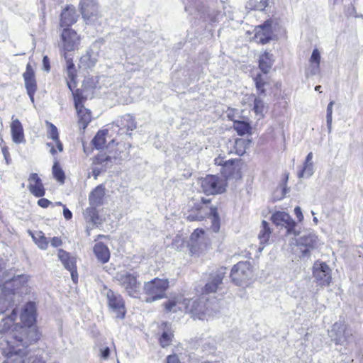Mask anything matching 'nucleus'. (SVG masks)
<instances>
[{
  "label": "nucleus",
  "instance_id": "nucleus-1",
  "mask_svg": "<svg viewBox=\"0 0 363 363\" xmlns=\"http://www.w3.org/2000/svg\"><path fill=\"white\" fill-rule=\"evenodd\" d=\"M186 311L194 319L208 320L218 312V306L216 302H209L203 297L199 299H188Z\"/></svg>",
  "mask_w": 363,
  "mask_h": 363
},
{
  "label": "nucleus",
  "instance_id": "nucleus-2",
  "mask_svg": "<svg viewBox=\"0 0 363 363\" xmlns=\"http://www.w3.org/2000/svg\"><path fill=\"white\" fill-rule=\"evenodd\" d=\"M11 337L13 339V342H8L9 345L12 343L11 345L10 351L12 350V346L16 348V347L22 346L26 350V348L36 342L39 339V334L35 327H29L25 325H20L16 324L13 329L10 331Z\"/></svg>",
  "mask_w": 363,
  "mask_h": 363
},
{
  "label": "nucleus",
  "instance_id": "nucleus-3",
  "mask_svg": "<svg viewBox=\"0 0 363 363\" xmlns=\"http://www.w3.org/2000/svg\"><path fill=\"white\" fill-rule=\"evenodd\" d=\"M169 286V282L167 279L155 278L145 282L143 289V293L146 295L145 301L152 303L164 298Z\"/></svg>",
  "mask_w": 363,
  "mask_h": 363
},
{
  "label": "nucleus",
  "instance_id": "nucleus-4",
  "mask_svg": "<svg viewBox=\"0 0 363 363\" xmlns=\"http://www.w3.org/2000/svg\"><path fill=\"white\" fill-rule=\"evenodd\" d=\"M202 204L198 203L196 205V210H192L186 218L189 221L202 220L206 218V214H201V211H205L206 213H211V229L214 233H218L220 230V217L216 207H208L206 205L210 202L209 199H201Z\"/></svg>",
  "mask_w": 363,
  "mask_h": 363
},
{
  "label": "nucleus",
  "instance_id": "nucleus-5",
  "mask_svg": "<svg viewBox=\"0 0 363 363\" xmlns=\"http://www.w3.org/2000/svg\"><path fill=\"white\" fill-rule=\"evenodd\" d=\"M137 277L136 274L128 271L118 272L115 277L118 284L132 297H137L139 294L140 283L138 281Z\"/></svg>",
  "mask_w": 363,
  "mask_h": 363
},
{
  "label": "nucleus",
  "instance_id": "nucleus-6",
  "mask_svg": "<svg viewBox=\"0 0 363 363\" xmlns=\"http://www.w3.org/2000/svg\"><path fill=\"white\" fill-rule=\"evenodd\" d=\"M79 9L86 24H96L101 18L96 0H80Z\"/></svg>",
  "mask_w": 363,
  "mask_h": 363
},
{
  "label": "nucleus",
  "instance_id": "nucleus-7",
  "mask_svg": "<svg viewBox=\"0 0 363 363\" xmlns=\"http://www.w3.org/2000/svg\"><path fill=\"white\" fill-rule=\"evenodd\" d=\"M6 356L7 359L3 363H44L41 357L32 355L26 350L17 349L13 346Z\"/></svg>",
  "mask_w": 363,
  "mask_h": 363
},
{
  "label": "nucleus",
  "instance_id": "nucleus-8",
  "mask_svg": "<svg viewBox=\"0 0 363 363\" xmlns=\"http://www.w3.org/2000/svg\"><path fill=\"white\" fill-rule=\"evenodd\" d=\"M252 274L250 262H240L232 268L230 278L237 286H242L252 278Z\"/></svg>",
  "mask_w": 363,
  "mask_h": 363
},
{
  "label": "nucleus",
  "instance_id": "nucleus-9",
  "mask_svg": "<svg viewBox=\"0 0 363 363\" xmlns=\"http://www.w3.org/2000/svg\"><path fill=\"white\" fill-rule=\"evenodd\" d=\"M225 186V181L215 175H208L201 180V189L207 195L222 194Z\"/></svg>",
  "mask_w": 363,
  "mask_h": 363
},
{
  "label": "nucleus",
  "instance_id": "nucleus-10",
  "mask_svg": "<svg viewBox=\"0 0 363 363\" xmlns=\"http://www.w3.org/2000/svg\"><path fill=\"white\" fill-rule=\"evenodd\" d=\"M108 307L112 313H115L116 318L123 319L125 315V307L124 301L121 294L108 289H104Z\"/></svg>",
  "mask_w": 363,
  "mask_h": 363
},
{
  "label": "nucleus",
  "instance_id": "nucleus-11",
  "mask_svg": "<svg viewBox=\"0 0 363 363\" xmlns=\"http://www.w3.org/2000/svg\"><path fill=\"white\" fill-rule=\"evenodd\" d=\"M332 270L324 262L317 260L313 265V276L321 286H328L332 281Z\"/></svg>",
  "mask_w": 363,
  "mask_h": 363
},
{
  "label": "nucleus",
  "instance_id": "nucleus-12",
  "mask_svg": "<svg viewBox=\"0 0 363 363\" xmlns=\"http://www.w3.org/2000/svg\"><path fill=\"white\" fill-rule=\"evenodd\" d=\"M60 39V47L62 50L63 54L75 50L80 43L79 35L70 28H65L62 30Z\"/></svg>",
  "mask_w": 363,
  "mask_h": 363
},
{
  "label": "nucleus",
  "instance_id": "nucleus-13",
  "mask_svg": "<svg viewBox=\"0 0 363 363\" xmlns=\"http://www.w3.org/2000/svg\"><path fill=\"white\" fill-rule=\"evenodd\" d=\"M226 274V268L220 267L216 272H212L207 280L206 284L202 289V294L216 293L221 288L223 279Z\"/></svg>",
  "mask_w": 363,
  "mask_h": 363
},
{
  "label": "nucleus",
  "instance_id": "nucleus-14",
  "mask_svg": "<svg viewBox=\"0 0 363 363\" xmlns=\"http://www.w3.org/2000/svg\"><path fill=\"white\" fill-rule=\"evenodd\" d=\"M298 249L301 252V257H309L311 250L318 246V237L313 233H308L301 236L298 242Z\"/></svg>",
  "mask_w": 363,
  "mask_h": 363
},
{
  "label": "nucleus",
  "instance_id": "nucleus-15",
  "mask_svg": "<svg viewBox=\"0 0 363 363\" xmlns=\"http://www.w3.org/2000/svg\"><path fill=\"white\" fill-rule=\"evenodd\" d=\"M272 220L275 225L284 226L287 229L288 234L298 235V233L295 230L296 223L289 213L284 211H277L272 215Z\"/></svg>",
  "mask_w": 363,
  "mask_h": 363
},
{
  "label": "nucleus",
  "instance_id": "nucleus-16",
  "mask_svg": "<svg viewBox=\"0 0 363 363\" xmlns=\"http://www.w3.org/2000/svg\"><path fill=\"white\" fill-rule=\"evenodd\" d=\"M57 256L64 267L70 272L72 281L76 283L78 279L76 257L62 249L58 250Z\"/></svg>",
  "mask_w": 363,
  "mask_h": 363
},
{
  "label": "nucleus",
  "instance_id": "nucleus-17",
  "mask_svg": "<svg viewBox=\"0 0 363 363\" xmlns=\"http://www.w3.org/2000/svg\"><path fill=\"white\" fill-rule=\"evenodd\" d=\"M272 21H266L255 28L254 40L257 43L266 44L272 40Z\"/></svg>",
  "mask_w": 363,
  "mask_h": 363
},
{
  "label": "nucleus",
  "instance_id": "nucleus-18",
  "mask_svg": "<svg viewBox=\"0 0 363 363\" xmlns=\"http://www.w3.org/2000/svg\"><path fill=\"white\" fill-rule=\"evenodd\" d=\"M329 336L337 345H343L348 341L350 334L346 331L345 327L340 323H335L328 332Z\"/></svg>",
  "mask_w": 363,
  "mask_h": 363
},
{
  "label": "nucleus",
  "instance_id": "nucleus-19",
  "mask_svg": "<svg viewBox=\"0 0 363 363\" xmlns=\"http://www.w3.org/2000/svg\"><path fill=\"white\" fill-rule=\"evenodd\" d=\"M187 301V298H184L182 296H177L169 298L163 303V306L166 312L176 313L179 311L186 312Z\"/></svg>",
  "mask_w": 363,
  "mask_h": 363
},
{
  "label": "nucleus",
  "instance_id": "nucleus-20",
  "mask_svg": "<svg viewBox=\"0 0 363 363\" xmlns=\"http://www.w3.org/2000/svg\"><path fill=\"white\" fill-rule=\"evenodd\" d=\"M35 305L33 302H28L24 306L21 315V322L25 326L34 327Z\"/></svg>",
  "mask_w": 363,
  "mask_h": 363
},
{
  "label": "nucleus",
  "instance_id": "nucleus-21",
  "mask_svg": "<svg viewBox=\"0 0 363 363\" xmlns=\"http://www.w3.org/2000/svg\"><path fill=\"white\" fill-rule=\"evenodd\" d=\"M28 189L30 191L37 197H41L45 194V189L39 176L36 173L30 174L28 178Z\"/></svg>",
  "mask_w": 363,
  "mask_h": 363
},
{
  "label": "nucleus",
  "instance_id": "nucleus-22",
  "mask_svg": "<svg viewBox=\"0 0 363 363\" xmlns=\"http://www.w3.org/2000/svg\"><path fill=\"white\" fill-rule=\"evenodd\" d=\"M63 56L66 60L67 84L69 90H72V86H75L76 84L77 69L72 59L69 57L67 53L65 52Z\"/></svg>",
  "mask_w": 363,
  "mask_h": 363
},
{
  "label": "nucleus",
  "instance_id": "nucleus-23",
  "mask_svg": "<svg viewBox=\"0 0 363 363\" xmlns=\"http://www.w3.org/2000/svg\"><path fill=\"white\" fill-rule=\"evenodd\" d=\"M77 20L75 9L73 6H67L61 13L60 26L69 28Z\"/></svg>",
  "mask_w": 363,
  "mask_h": 363
},
{
  "label": "nucleus",
  "instance_id": "nucleus-24",
  "mask_svg": "<svg viewBox=\"0 0 363 363\" xmlns=\"http://www.w3.org/2000/svg\"><path fill=\"white\" fill-rule=\"evenodd\" d=\"M23 77L26 91L30 92H32V91H36L37 84L35 77V73L30 64L27 65L26 70L23 73Z\"/></svg>",
  "mask_w": 363,
  "mask_h": 363
},
{
  "label": "nucleus",
  "instance_id": "nucleus-25",
  "mask_svg": "<svg viewBox=\"0 0 363 363\" xmlns=\"http://www.w3.org/2000/svg\"><path fill=\"white\" fill-rule=\"evenodd\" d=\"M12 120L11 125L12 140L15 143H23L24 141V134L21 123L18 119H13V116L12 117Z\"/></svg>",
  "mask_w": 363,
  "mask_h": 363
},
{
  "label": "nucleus",
  "instance_id": "nucleus-26",
  "mask_svg": "<svg viewBox=\"0 0 363 363\" xmlns=\"http://www.w3.org/2000/svg\"><path fill=\"white\" fill-rule=\"evenodd\" d=\"M80 65L84 69L94 67L98 62V53L92 50H87L80 58Z\"/></svg>",
  "mask_w": 363,
  "mask_h": 363
},
{
  "label": "nucleus",
  "instance_id": "nucleus-27",
  "mask_svg": "<svg viewBox=\"0 0 363 363\" xmlns=\"http://www.w3.org/2000/svg\"><path fill=\"white\" fill-rule=\"evenodd\" d=\"M105 195V187L103 185L97 186L89 195L90 206L97 207L102 204Z\"/></svg>",
  "mask_w": 363,
  "mask_h": 363
},
{
  "label": "nucleus",
  "instance_id": "nucleus-28",
  "mask_svg": "<svg viewBox=\"0 0 363 363\" xmlns=\"http://www.w3.org/2000/svg\"><path fill=\"white\" fill-rule=\"evenodd\" d=\"M320 54L318 49L313 50L310 58V65L306 70V75H315L320 72Z\"/></svg>",
  "mask_w": 363,
  "mask_h": 363
},
{
  "label": "nucleus",
  "instance_id": "nucleus-29",
  "mask_svg": "<svg viewBox=\"0 0 363 363\" xmlns=\"http://www.w3.org/2000/svg\"><path fill=\"white\" fill-rule=\"evenodd\" d=\"M94 252L101 263H106L109 260L110 252L106 245L102 242H97L94 247Z\"/></svg>",
  "mask_w": 363,
  "mask_h": 363
},
{
  "label": "nucleus",
  "instance_id": "nucleus-30",
  "mask_svg": "<svg viewBox=\"0 0 363 363\" xmlns=\"http://www.w3.org/2000/svg\"><path fill=\"white\" fill-rule=\"evenodd\" d=\"M78 116V123L80 128L85 129L91 119V112L84 106L76 108Z\"/></svg>",
  "mask_w": 363,
  "mask_h": 363
},
{
  "label": "nucleus",
  "instance_id": "nucleus-31",
  "mask_svg": "<svg viewBox=\"0 0 363 363\" xmlns=\"http://www.w3.org/2000/svg\"><path fill=\"white\" fill-rule=\"evenodd\" d=\"M274 62L273 55L269 52H265L259 57V67L262 72L267 74L272 68Z\"/></svg>",
  "mask_w": 363,
  "mask_h": 363
},
{
  "label": "nucleus",
  "instance_id": "nucleus-32",
  "mask_svg": "<svg viewBox=\"0 0 363 363\" xmlns=\"http://www.w3.org/2000/svg\"><path fill=\"white\" fill-rule=\"evenodd\" d=\"M117 126L121 127V130L125 129L127 131H132L136 128V122L132 116L126 114L117 121Z\"/></svg>",
  "mask_w": 363,
  "mask_h": 363
},
{
  "label": "nucleus",
  "instance_id": "nucleus-33",
  "mask_svg": "<svg viewBox=\"0 0 363 363\" xmlns=\"http://www.w3.org/2000/svg\"><path fill=\"white\" fill-rule=\"evenodd\" d=\"M96 207L91 206L87 208L83 213L84 217L86 222L92 226L99 223V217L96 209Z\"/></svg>",
  "mask_w": 363,
  "mask_h": 363
},
{
  "label": "nucleus",
  "instance_id": "nucleus-34",
  "mask_svg": "<svg viewBox=\"0 0 363 363\" xmlns=\"http://www.w3.org/2000/svg\"><path fill=\"white\" fill-rule=\"evenodd\" d=\"M17 315V311L14 308L12 311L11 314L2 319L0 323V333H5L9 331L11 327L13 325V321L15 320Z\"/></svg>",
  "mask_w": 363,
  "mask_h": 363
},
{
  "label": "nucleus",
  "instance_id": "nucleus-35",
  "mask_svg": "<svg viewBox=\"0 0 363 363\" xmlns=\"http://www.w3.org/2000/svg\"><path fill=\"white\" fill-rule=\"evenodd\" d=\"M251 143V140L250 139H244V138H238L234 141V149L235 152L238 155H243L246 149L248 148Z\"/></svg>",
  "mask_w": 363,
  "mask_h": 363
},
{
  "label": "nucleus",
  "instance_id": "nucleus-36",
  "mask_svg": "<svg viewBox=\"0 0 363 363\" xmlns=\"http://www.w3.org/2000/svg\"><path fill=\"white\" fill-rule=\"evenodd\" d=\"M271 230L269 224L265 220L262 223V229L259 233L258 238L261 245H264L269 240L270 237Z\"/></svg>",
  "mask_w": 363,
  "mask_h": 363
},
{
  "label": "nucleus",
  "instance_id": "nucleus-37",
  "mask_svg": "<svg viewBox=\"0 0 363 363\" xmlns=\"http://www.w3.org/2000/svg\"><path fill=\"white\" fill-rule=\"evenodd\" d=\"M233 128L240 135L249 133L251 130V126L248 123L240 121H234Z\"/></svg>",
  "mask_w": 363,
  "mask_h": 363
},
{
  "label": "nucleus",
  "instance_id": "nucleus-38",
  "mask_svg": "<svg viewBox=\"0 0 363 363\" xmlns=\"http://www.w3.org/2000/svg\"><path fill=\"white\" fill-rule=\"evenodd\" d=\"M106 133L107 130L99 131L93 138L92 143L96 149H101L104 147L106 143L105 135Z\"/></svg>",
  "mask_w": 363,
  "mask_h": 363
},
{
  "label": "nucleus",
  "instance_id": "nucleus-39",
  "mask_svg": "<svg viewBox=\"0 0 363 363\" xmlns=\"http://www.w3.org/2000/svg\"><path fill=\"white\" fill-rule=\"evenodd\" d=\"M267 6V0H249L246 8L257 11H263Z\"/></svg>",
  "mask_w": 363,
  "mask_h": 363
},
{
  "label": "nucleus",
  "instance_id": "nucleus-40",
  "mask_svg": "<svg viewBox=\"0 0 363 363\" xmlns=\"http://www.w3.org/2000/svg\"><path fill=\"white\" fill-rule=\"evenodd\" d=\"M115 158H113L108 155H106L104 153H100L97 156L95 157L94 160V165L100 166L101 164H104V162H106V164H113L114 162Z\"/></svg>",
  "mask_w": 363,
  "mask_h": 363
},
{
  "label": "nucleus",
  "instance_id": "nucleus-41",
  "mask_svg": "<svg viewBox=\"0 0 363 363\" xmlns=\"http://www.w3.org/2000/svg\"><path fill=\"white\" fill-rule=\"evenodd\" d=\"M314 172L313 163L304 162L301 170L298 172V176L299 178L310 177Z\"/></svg>",
  "mask_w": 363,
  "mask_h": 363
},
{
  "label": "nucleus",
  "instance_id": "nucleus-42",
  "mask_svg": "<svg viewBox=\"0 0 363 363\" xmlns=\"http://www.w3.org/2000/svg\"><path fill=\"white\" fill-rule=\"evenodd\" d=\"M253 110L257 116L262 118L264 117V113L265 111V106L263 101L259 98H255L254 101V108Z\"/></svg>",
  "mask_w": 363,
  "mask_h": 363
},
{
  "label": "nucleus",
  "instance_id": "nucleus-43",
  "mask_svg": "<svg viewBox=\"0 0 363 363\" xmlns=\"http://www.w3.org/2000/svg\"><path fill=\"white\" fill-rule=\"evenodd\" d=\"M33 238L40 249L45 250L48 247V241L42 232H38L33 235Z\"/></svg>",
  "mask_w": 363,
  "mask_h": 363
},
{
  "label": "nucleus",
  "instance_id": "nucleus-44",
  "mask_svg": "<svg viewBox=\"0 0 363 363\" xmlns=\"http://www.w3.org/2000/svg\"><path fill=\"white\" fill-rule=\"evenodd\" d=\"M52 174L60 184H64L65 179V173L57 163H55L52 167Z\"/></svg>",
  "mask_w": 363,
  "mask_h": 363
},
{
  "label": "nucleus",
  "instance_id": "nucleus-45",
  "mask_svg": "<svg viewBox=\"0 0 363 363\" xmlns=\"http://www.w3.org/2000/svg\"><path fill=\"white\" fill-rule=\"evenodd\" d=\"M254 81L258 93L259 94H264L265 93V90L264 89L265 79H264L263 76L260 74H258L255 77Z\"/></svg>",
  "mask_w": 363,
  "mask_h": 363
},
{
  "label": "nucleus",
  "instance_id": "nucleus-46",
  "mask_svg": "<svg viewBox=\"0 0 363 363\" xmlns=\"http://www.w3.org/2000/svg\"><path fill=\"white\" fill-rule=\"evenodd\" d=\"M74 86H72V88ZM71 91L72 92V95L74 97L75 108H78L79 107L80 108L81 106H83L84 105L82 104V101L84 99V96L82 95V91L79 89H77L74 91H73V89Z\"/></svg>",
  "mask_w": 363,
  "mask_h": 363
},
{
  "label": "nucleus",
  "instance_id": "nucleus-47",
  "mask_svg": "<svg viewBox=\"0 0 363 363\" xmlns=\"http://www.w3.org/2000/svg\"><path fill=\"white\" fill-rule=\"evenodd\" d=\"M47 125L48 127V137L53 141L57 140L59 134L56 126L50 122H47Z\"/></svg>",
  "mask_w": 363,
  "mask_h": 363
},
{
  "label": "nucleus",
  "instance_id": "nucleus-48",
  "mask_svg": "<svg viewBox=\"0 0 363 363\" xmlns=\"http://www.w3.org/2000/svg\"><path fill=\"white\" fill-rule=\"evenodd\" d=\"M172 336L173 335L171 333L167 332V331H164L160 339V342L162 347H164L168 346L172 341Z\"/></svg>",
  "mask_w": 363,
  "mask_h": 363
},
{
  "label": "nucleus",
  "instance_id": "nucleus-49",
  "mask_svg": "<svg viewBox=\"0 0 363 363\" xmlns=\"http://www.w3.org/2000/svg\"><path fill=\"white\" fill-rule=\"evenodd\" d=\"M28 281V277L26 276H24V275H20V276H18L16 278H13L9 282L6 281V285H9L11 284V283H13V284H16L17 283H26Z\"/></svg>",
  "mask_w": 363,
  "mask_h": 363
},
{
  "label": "nucleus",
  "instance_id": "nucleus-50",
  "mask_svg": "<svg viewBox=\"0 0 363 363\" xmlns=\"http://www.w3.org/2000/svg\"><path fill=\"white\" fill-rule=\"evenodd\" d=\"M102 172H104V168L99 167L97 165H94V167L92 168V174L94 179H96Z\"/></svg>",
  "mask_w": 363,
  "mask_h": 363
},
{
  "label": "nucleus",
  "instance_id": "nucleus-51",
  "mask_svg": "<svg viewBox=\"0 0 363 363\" xmlns=\"http://www.w3.org/2000/svg\"><path fill=\"white\" fill-rule=\"evenodd\" d=\"M204 232L201 230H196L191 235V240L194 241H196L200 235H203Z\"/></svg>",
  "mask_w": 363,
  "mask_h": 363
},
{
  "label": "nucleus",
  "instance_id": "nucleus-52",
  "mask_svg": "<svg viewBox=\"0 0 363 363\" xmlns=\"http://www.w3.org/2000/svg\"><path fill=\"white\" fill-rule=\"evenodd\" d=\"M51 202L47 199H40L38 201V204L42 208H48Z\"/></svg>",
  "mask_w": 363,
  "mask_h": 363
},
{
  "label": "nucleus",
  "instance_id": "nucleus-53",
  "mask_svg": "<svg viewBox=\"0 0 363 363\" xmlns=\"http://www.w3.org/2000/svg\"><path fill=\"white\" fill-rule=\"evenodd\" d=\"M63 215L66 220H70L72 217V212L65 206H63Z\"/></svg>",
  "mask_w": 363,
  "mask_h": 363
},
{
  "label": "nucleus",
  "instance_id": "nucleus-54",
  "mask_svg": "<svg viewBox=\"0 0 363 363\" xmlns=\"http://www.w3.org/2000/svg\"><path fill=\"white\" fill-rule=\"evenodd\" d=\"M294 213L296 216L298 221H301L303 219V216L302 214L301 209L299 206H296L294 208Z\"/></svg>",
  "mask_w": 363,
  "mask_h": 363
},
{
  "label": "nucleus",
  "instance_id": "nucleus-55",
  "mask_svg": "<svg viewBox=\"0 0 363 363\" xmlns=\"http://www.w3.org/2000/svg\"><path fill=\"white\" fill-rule=\"evenodd\" d=\"M62 243L61 239L57 237H54L51 239V245L55 247L60 246Z\"/></svg>",
  "mask_w": 363,
  "mask_h": 363
},
{
  "label": "nucleus",
  "instance_id": "nucleus-56",
  "mask_svg": "<svg viewBox=\"0 0 363 363\" xmlns=\"http://www.w3.org/2000/svg\"><path fill=\"white\" fill-rule=\"evenodd\" d=\"M167 363H180L176 355H169L167 358Z\"/></svg>",
  "mask_w": 363,
  "mask_h": 363
},
{
  "label": "nucleus",
  "instance_id": "nucleus-57",
  "mask_svg": "<svg viewBox=\"0 0 363 363\" xmlns=\"http://www.w3.org/2000/svg\"><path fill=\"white\" fill-rule=\"evenodd\" d=\"M43 67L45 70L49 71L50 69L49 58L47 56H45L43 60Z\"/></svg>",
  "mask_w": 363,
  "mask_h": 363
},
{
  "label": "nucleus",
  "instance_id": "nucleus-58",
  "mask_svg": "<svg viewBox=\"0 0 363 363\" xmlns=\"http://www.w3.org/2000/svg\"><path fill=\"white\" fill-rule=\"evenodd\" d=\"M101 357L104 359H107L110 354V350L108 347H105L104 349L101 350Z\"/></svg>",
  "mask_w": 363,
  "mask_h": 363
},
{
  "label": "nucleus",
  "instance_id": "nucleus-59",
  "mask_svg": "<svg viewBox=\"0 0 363 363\" xmlns=\"http://www.w3.org/2000/svg\"><path fill=\"white\" fill-rule=\"evenodd\" d=\"M332 121H333L332 115H326V122H327V126H328V129L329 132L331 131Z\"/></svg>",
  "mask_w": 363,
  "mask_h": 363
},
{
  "label": "nucleus",
  "instance_id": "nucleus-60",
  "mask_svg": "<svg viewBox=\"0 0 363 363\" xmlns=\"http://www.w3.org/2000/svg\"><path fill=\"white\" fill-rule=\"evenodd\" d=\"M334 104V101H330L327 107V114L326 115H332L333 114V106Z\"/></svg>",
  "mask_w": 363,
  "mask_h": 363
},
{
  "label": "nucleus",
  "instance_id": "nucleus-61",
  "mask_svg": "<svg viewBox=\"0 0 363 363\" xmlns=\"http://www.w3.org/2000/svg\"><path fill=\"white\" fill-rule=\"evenodd\" d=\"M312 160H313V153L311 152L307 155V156L306 157L305 162L306 163H313Z\"/></svg>",
  "mask_w": 363,
  "mask_h": 363
},
{
  "label": "nucleus",
  "instance_id": "nucleus-62",
  "mask_svg": "<svg viewBox=\"0 0 363 363\" xmlns=\"http://www.w3.org/2000/svg\"><path fill=\"white\" fill-rule=\"evenodd\" d=\"M55 143H56V145H57V147L59 150V152H62L63 150V145L62 144V143L60 141L59 139H57V140H55Z\"/></svg>",
  "mask_w": 363,
  "mask_h": 363
},
{
  "label": "nucleus",
  "instance_id": "nucleus-63",
  "mask_svg": "<svg viewBox=\"0 0 363 363\" xmlns=\"http://www.w3.org/2000/svg\"><path fill=\"white\" fill-rule=\"evenodd\" d=\"M35 91H32V92L27 91V94L29 96V98H30L32 104H34V94H35Z\"/></svg>",
  "mask_w": 363,
  "mask_h": 363
},
{
  "label": "nucleus",
  "instance_id": "nucleus-64",
  "mask_svg": "<svg viewBox=\"0 0 363 363\" xmlns=\"http://www.w3.org/2000/svg\"><path fill=\"white\" fill-rule=\"evenodd\" d=\"M185 10L188 12H189L190 14H194V12L193 11V8L191 7V4H188L185 6Z\"/></svg>",
  "mask_w": 363,
  "mask_h": 363
}]
</instances>
